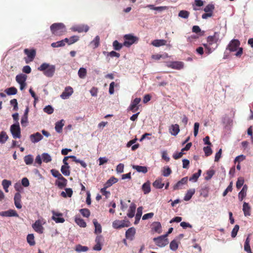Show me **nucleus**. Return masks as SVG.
Wrapping results in <instances>:
<instances>
[{"mask_svg":"<svg viewBox=\"0 0 253 253\" xmlns=\"http://www.w3.org/2000/svg\"><path fill=\"white\" fill-rule=\"evenodd\" d=\"M240 45V41L237 39H233L228 44L226 50H228L230 52H234L238 50L237 52L235 53V55L240 57L243 54V48L239 47Z\"/></svg>","mask_w":253,"mask_h":253,"instance_id":"f257e3e1","label":"nucleus"},{"mask_svg":"<svg viewBox=\"0 0 253 253\" xmlns=\"http://www.w3.org/2000/svg\"><path fill=\"white\" fill-rule=\"evenodd\" d=\"M171 173V169L167 167H164L163 170H162V174L164 176H169Z\"/></svg>","mask_w":253,"mask_h":253,"instance_id":"49530a36","label":"nucleus"},{"mask_svg":"<svg viewBox=\"0 0 253 253\" xmlns=\"http://www.w3.org/2000/svg\"><path fill=\"white\" fill-rule=\"evenodd\" d=\"M11 184V182L10 180L4 179L2 181V185L3 189L6 192H8V188Z\"/></svg>","mask_w":253,"mask_h":253,"instance_id":"a19ab883","label":"nucleus"},{"mask_svg":"<svg viewBox=\"0 0 253 253\" xmlns=\"http://www.w3.org/2000/svg\"><path fill=\"white\" fill-rule=\"evenodd\" d=\"M251 208L249 204L246 202H244L243 206V211L245 216H250L251 215Z\"/></svg>","mask_w":253,"mask_h":253,"instance_id":"b1692460","label":"nucleus"},{"mask_svg":"<svg viewBox=\"0 0 253 253\" xmlns=\"http://www.w3.org/2000/svg\"><path fill=\"white\" fill-rule=\"evenodd\" d=\"M167 41L165 40H155L153 41L151 44L155 47H160L161 46L167 45Z\"/></svg>","mask_w":253,"mask_h":253,"instance_id":"aec40b11","label":"nucleus"},{"mask_svg":"<svg viewBox=\"0 0 253 253\" xmlns=\"http://www.w3.org/2000/svg\"><path fill=\"white\" fill-rule=\"evenodd\" d=\"M232 184L233 182L231 181L227 188L223 192V196H225L229 192H231L232 191Z\"/></svg>","mask_w":253,"mask_h":253,"instance_id":"69168bd1","label":"nucleus"},{"mask_svg":"<svg viewBox=\"0 0 253 253\" xmlns=\"http://www.w3.org/2000/svg\"><path fill=\"white\" fill-rule=\"evenodd\" d=\"M132 168L133 169H135L137 172H139L146 173L148 171V169L146 167L138 165H132Z\"/></svg>","mask_w":253,"mask_h":253,"instance_id":"a878e982","label":"nucleus"},{"mask_svg":"<svg viewBox=\"0 0 253 253\" xmlns=\"http://www.w3.org/2000/svg\"><path fill=\"white\" fill-rule=\"evenodd\" d=\"M42 159L43 161L45 163H48L51 161V156L47 153H43L42 154Z\"/></svg>","mask_w":253,"mask_h":253,"instance_id":"de8ad7c7","label":"nucleus"},{"mask_svg":"<svg viewBox=\"0 0 253 253\" xmlns=\"http://www.w3.org/2000/svg\"><path fill=\"white\" fill-rule=\"evenodd\" d=\"M189 12L186 10H181L178 13V16L183 18H187L189 17Z\"/></svg>","mask_w":253,"mask_h":253,"instance_id":"6e6d98bb","label":"nucleus"},{"mask_svg":"<svg viewBox=\"0 0 253 253\" xmlns=\"http://www.w3.org/2000/svg\"><path fill=\"white\" fill-rule=\"evenodd\" d=\"M188 181V177H184L182 178L180 180L178 181L174 186L173 190H175L179 189H181L183 185L185 184Z\"/></svg>","mask_w":253,"mask_h":253,"instance_id":"f3484780","label":"nucleus"},{"mask_svg":"<svg viewBox=\"0 0 253 253\" xmlns=\"http://www.w3.org/2000/svg\"><path fill=\"white\" fill-rule=\"evenodd\" d=\"M142 189L144 192V194H147L151 191L150 182L148 181L144 183L142 186Z\"/></svg>","mask_w":253,"mask_h":253,"instance_id":"c756f323","label":"nucleus"},{"mask_svg":"<svg viewBox=\"0 0 253 253\" xmlns=\"http://www.w3.org/2000/svg\"><path fill=\"white\" fill-rule=\"evenodd\" d=\"M0 215L4 217L18 216L16 211L13 210L0 212Z\"/></svg>","mask_w":253,"mask_h":253,"instance_id":"4468645a","label":"nucleus"},{"mask_svg":"<svg viewBox=\"0 0 253 253\" xmlns=\"http://www.w3.org/2000/svg\"><path fill=\"white\" fill-rule=\"evenodd\" d=\"M27 76L24 74H20L16 76V81L18 84L24 83L26 82Z\"/></svg>","mask_w":253,"mask_h":253,"instance_id":"cd10ccee","label":"nucleus"},{"mask_svg":"<svg viewBox=\"0 0 253 253\" xmlns=\"http://www.w3.org/2000/svg\"><path fill=\"white\" fill-rule=\"evenodd\" d=\"M203 150L205 152V156L207 157L211 155L212 153L211 148L209 146L204 147Z\"/></svg>","mask_w":253,"mask_h":253,"instance_id":"4d7b16f0","label":"nucleus"},{"mask_svg":"<svg viewBox=\"0 0 253 253\" xmlns=\"http://www.w3.org/2000/svg\"><path fill=\"white\" fill-rule=\"evenodd\" d=\"M248 189V186L247 185H244L242 189L239 193L238 194V198L240 201H243V200L245 198V197L247 195V191Z\"/></svg>","mask_w":253,"mask_h":253,"instance_id":"4be33fe9","label":"nucleus"},{"mask_svg":"<svg viewBox=\"0 0 253 253\" xmlns=\"http://www.w3.org/2000/svg\"><path fill=\"white\" fill-rule=\"evenodd\" d=\"M75 222L81 227H85L86 226V222L84 221V220L80 217H76Z\"/></svg>","mask_w":253,"mask_h":253,"instance_id":"4c0bfd02","label":"nucleus"},{"mask_svg":"<svg viewBox=\"0 0 253 253\" xmlns=\"http://www.w3.org/2000/svg\"><path fill=\"white\" fill-rule=\"evenodd\" d=\"M207 42L210 45H212L213 43H217L218 42L213 36H208L207 38Z\"/></svg>","mask_w":253,"mask_h":253,"instance_id":"680f3d73","label":"nucleus"},{"mask_svg":"<svg viewBox=\"0 0 253 253\" xmlns=\"http://www.w3.org/2000/svg\"><path fill=\"white\" fill-rule=\"evenodd\" d=\"M50 30L53 35L60 36L66 32V28L63 23H54L50 26Z\"/></svg>","mask_w":253,"mask_h":253,"instance_id":"7ed1b4c3","label":"nucleus"},{"mask_svg":"<svg viewBox=\"0 0 253 253\" xmlns=\"http://www.w3.org/2000/svg\"><path fill=\"white\" fill-rule=\"evenodd\" d=\"M24 160L26 165H30L33 164L34 159L31 155H28L24 157Z\"/></svg>","mask_w":253,"mask_h":253,"instance_id":"e433bc0d","label":"nucleus"},{"mask_svg":"<svg viewBox=\"0 0 253 253\" xmlns=\"http://www.w3.org/2000/svg\"><path fill=\"white\" fill-rule=\"evenodd\" d=\"M214 174V170L213 169L209 170L207 171V176L205 177V179L209 180L211 179L212 176Z\"/></svg>","mask_w":253,"mask_h":253,"instance_id":"052dcab7","label":"nucleus"},{"mask_svg":"<svg viewBox=\"0 0 253 253\" xmlns=\"http://www.w3.org/2000/svg\"><path fill=\"white\" fill-rule=\"evenodd\" d=\"M63 122L64 120H61L60 121L56 122L55 124V129L58 133H61L62 131V128L64 125Z\"/></svg>","mask_w":253,"mask_h":253,"instance_id":"c85d7f7f","label":"nucleus"},{"mask_svg":"<svg viewBox=\"0 0 253 253\" xmlns=\"http://www.w3.org/2000/svg\"><path fill=\"white\" fill-rule=\"evenodd\" d=\"M169 131L171 135L176 136L180 131L179 126L177 124L172 125L169 127Z\"/></svg>","mask_w":253,"mask_h":253,"instance_id":"6ab92c4d","label":"nucleus"},{"mask_svg":"<svg viewBox=\"0 0 253 253\" xmlns=\"http://www.w3.org/2000/svg\"><path fill=\"white\" fill-rule=\"evenodd\" d=\"M178 244L176 240H172L169 245V248L172 251H176L178 248Z\"/></svg>","mask_w":253,"mask_h":253,"instance_id":"5fc2aeb1","label":"nucleus"},{"mask_svg":"<svg viewBox=\"0 0 253 253\" xmlns=\"http://www.w3.org/2000/svg\"><path fill=\"white\" fill-rule=\"evenodd\" d=\"M141 101L140 98H136L132 102L129 106V109L133 112H136L138 109V107L137 105L140 103Z\"/></svg>","mask_w":253,"mask_h":253,"instance_id":"dca6fc26","label":"nucleus"},{"mask_svg":"<svg viewBox=\"0 0 253 253\" xmlns=\"http://www.w3.org/2000/svg\"><path fill=\"white\" fill-rule=\"evenodd\" d=\"M5 92L8 95H14L17 93V90L15 87H10L6 89Z\"/></svg>","mask_w":253,"mask_h":253,"instance_id":"58836bf2","label":"nucleus"},{"mask_svg":"<svg viewBox=\"0 0 253 253\" xmlns=\"http://www.w3.org/2000/svg\"><path fill=\"white\" fill-rule=\"evenodd\" d=\"M154 187L158 189L162 188L164 186V183H162V178H158L153 183Z\"/></svg>","mask_w":253,"mask_h":253,"instance_id":"473e14b6","label":"nucleus"},{"mask_svg":"<svg viewBox=\"0 0 253 253\" xmlns=\"http://www.w3.org/2000/svg\"><path fill=\"white\" fill-rule=\"evenodd\" d=\"M167 66L175 70L182 69L184 67V63L182 61H172L167 63Z\"/></svg>","mask_w":253,"mask_h":253,"instance_id":"9d476101","label":"nucleus"},{"mask_svg":"<svg viewBox=\"0 0 253 253\" xmlns=\"http://www.w3.org/2000/svg\"><path fill=\"white\" fill-rule=\"evenodd\" d=\"M100 38L98 36L95 37L94 40L91 42V43L94 46V48L97 47L99 45Z\"/></svg>","mask_w":253,"mask_h":253,"instance_id":"bf43d9fd","label":"nucleus"},{"mask_svg":"<svg viewBox=\"0 0 253 253\" xmlns=\"http://www.w3.org/2000/svg\"><path fill=\"white\" fill-rule=\"evenodd\" d=\"M124 45L120 43L118 41L116 40L113 42V46L115 50H120Z\"/></svg>","mask_w":253,"mask_h":253,"instance_id":"a18cd8bd","label":"nucleus"},{"mask_svg":"<svg viewBox=\"0 0 253 253\" xmlns=\"http://www.w3.org/2000/svg\"><path fill=\"white\" fill-rule=\"evenodd\" d=\"M45 223L44 220L38 219L36 220L34 224L32 225V227L34 230L39 234H42L43 232L44 228L42 225Z\"/></svg>","mask_w":253,"mask_h":253,"instance_id":"423d86ee","label":"nucleus"},{"mask_svg":"<svg viewBox=\"0 0 253 253\" xmlns=\"http://www.w3.org/2000/svg\"><path fill=\"white\" fill-rule=\"evenodd\" d=\"M80 212L83 216L85 217H88L90 214V212L87 209H82L80 210Z\"/></svg>","mask_w":253,"mask_h":253,"instance_id":"09e8293b","label":"nucleus"},{"mask_svg":"<svg viewBox=\"0 0 253 253\" xmlns=\"http://www.w3.org/2000/svg\"><path fill=\"white\" fill-rule=\"evenodd\" d=\"M239 229V226L238 225H236L231 232V237L232 238H235L237 236Z\"/></svg>","mask_w":253,"mask_h":253,"instance_id":"e2e57ef3","label":"nucleus"},{"mask_svg":"<svg viewBox=\"0 0 253 253\" xmlns=\"http://www.w3.org/2000/svg\"><path fill=\"white\" fill-rule=\"evenodd\" d=\"M73 93V89L69 86L65 87L64 91L60 95V97L65 99L69 98Z\"/></svg>","mask_w":253,"mask_h":253,"instance_id":"f8f14e48","label":"nucleus"},{"mask_svg":"<svg viewBox=\"0 0 253 253\" xmlns=\"http://www.w3.org/2000/svg\"><path fill=\"white\" fill-rule=\"evenodd\" d=\"M10 104L13 106V110L15 111L18 109V103L16 99H13L10 101Z\"/></svg>","mask_w":253,"mask_h":253,"instance_id":"774afa93","label":"nucleus"},{"mask_svg":"<svg viewBox=\"0 0 253 253\" xmlns=\"http://www.w3.org/2000/svg\"><path fill=\"white\" fill-rule=\"evenodd\" d=\"M125 42L123 45L126 47H129L138 41V38L131 34H126L124 37Z\"/></svg>","mask_w":253,"mask_h":253,"instance_id":"39448f33","label":"nucleus"},{"mask_svg":"<svg viewBox=\"0 0 253 253\" xmlns=\"http://www.w3.org/2000/svg\"><path fill=\"white\" fill-rule=\"evenodd\" d=\"M135 234V229L133 227H131L126 232V237L127 239L132 240Z\"/></svg>","mask_w":253,"mask_h":253,"instance_id":"412c9836","label":"nucleus"},{"mask_svg":"<svg viewBox=\"0 0 253 253\" xmlns=\"http://www.w3.org/2000/svg\"><path fill=\"white\" fill-rule=\"evenodd\" d=\"M38 70L42 71L44 75L46 77H51L53 76L55 72V67L54 65H49L48 63H44L38 67Z\"/></svg>","mask_w":253,"mask_h":253,"instance_id":"f03ea898","label":"nucleus"},{"mask_svg":"<svg viewBox=\"0 0 253 253\" xmlns=\"http://www.w3.org/2000/svg\"><path fill=\"white\" fill-rule=\"evenodd\" d=\"M69 166H62L61 168V172L65 176H69L70 174Z\"/></svg>","mask_w":253,"mask_h":253,"instance_id":"c9c22d12","label":"nucleus"},{"mask_svg":"<svg viewBox=\"0 0 253 253\" xmlns=\"http://www.w3.org/2000/svg\"><path fill=\"white\" fill-rule=\"evenodd\" d=\"M148 7H149L152 10H159L160 11H162L163 10H166L167 9V6H158V7H155L153 5H148Z\"/></svg>","mask_w":253,"mask_h":253,"instance_id":"8fccbe9b","label":"nucleus"},{"mask_svg":"<svg viewBox=\"0 0 253 253\" xmlns=\"http://www.w3.org/2000/svg\"><path fill=\"white\" fill-rule=\"evenodd\" d=\"M202 172V170L201 169H199L198 172L194 173L191 177H190V181H193L196 182L197 181L198 178L200 176Z\"/></svg>","mask_w":253,"mask_h":253,"instance_id":"79ce46f5","label":"nucleus"},{"mask_svg":"<svg viewBox=\"0 0 253 253\" xmlns=\"http://www.w3.org/2000/svg\"><path fill=\"white\" fill-rule=\"evenodd\" d=\"M71 29L74 32L79 33L87 32L89 30V27L86 25H81L74 26Z\"/></svg>","mask_w":253,"mask_h":253,"instance_id":"ddd939ff","label":"nucleus"},{"mask_svg":"<svg viewBox=\"0 0 253 253\" xmlns=\"http://www.w3.org/2000/svg\"><path fill=\"white\" fill-rule=\"evenodd\" d=\"M152 229L158 233H160L162 230L161 224L159 222H154L152 224Z\"/></svg>","mask_w":253,"mask_h":253,"instance_id":"f704fd0d","label":"nucleus"},{"mask_svg":"<svg viewBox=\"0 0 253 253\" xmlns=\"http://www.w3.org/2000/svg\"><path fill=\"white\" fill-rule=\"evenodd\" d=\"M21 195L18 192L16 193L14 195V204L16 207L19 209H20L22 208V205L21 204Z\"/></svg>","mask_w":253,"mask_h":253,"instance_id":"a211bd4d","label":"nucleus"},{"mask_svg":"<svg viewBox=\"0 0 253 253\" xmlns=\"http://www.w3.org/2000/svg\"><path fill=\"white\" fill-rule=\"evenodd\" d=\"M93 223L95 226L94 233L96 234H100L102 232V227L101 225L98 223L96 219L93 220Z\"/></svg>","mask_w":253,"mask_h":253,"instance_id":"7c9ffc66","label":"nucleus"},{"mask_svg":"<svg viewBox=\"0 0 253 253\" xmlns=\"http://www.w3.org/2000/svg\"><path fill=\"white\" fill-rule=\"evenodd\" d=\"M78 75L81 79H84L86 76V70L84 68H81L78 71Z\"/></svg>","mask_w":253,"mask_h":253,"instance_id":"c03bdc74","label":"nucleus"},{"mask_svg":"<svg viewBox=\"0 0 253 253\" xmlns=\"http://www.w3.org/2000/svg\"><path fill=\"white\" fill-rule=\"evenodd\" d=\"M34 238V236L33 234H28L27 235V241L30 246H34L35 245Z\"/></svg>","mask_w":253,"mask_h":253,"instance_id":"ea45409f","label":"nucleus"},{"mask_svg":"<svg viewBox=\"0 0 253 253\" xmlns=\"http://www.w3.org/2000/svg\"><path fill=\"white\" fill-rule=\"evenodd\" d=\"M8 137L6 133L4 131H1L0 133V143H4L7 140Z\"/></svg>","mask_w":253,"mask_h":253,"instance_id":"37998d69","label":"nucleus"},{"mask_svg":"<svg viewBox=\"0 0 253 253\" xmlns=\"http://www.w3.org/2000/svg\"><path fill=\"white\" fill-rule=\"evenodd\" d=\"M50 172L54 177H57L58 179L63 177L61 174L57 170L52 169L50 170Z\"/></svg>","mask_w":253,"mask_h":253,"instance_id":"603ef678","label":"nucleus"},{"mask_svg":"<svg viewBox=\"0 0 253 253\" xmlns=\"http://www.w3.org/2000/svg\"><path fill=\"white\" fill-rule=\"evenodd\" d=\"M69 40H70L69 45H71V44L77 42V41H78L79 40V37L78 36H73L69 38Z\"/></svg>","mask_w":253,"mask_h":253,"instance_id":"338daca9","label":"nucleus"},{"mask_svg":"<svg viewBox=\"0 0 253 253\" xmlns=\"http://www.w3.org/2000/svg\"><path fill=\"white\" fill-rule=\"evenodd\" d=\"M53 108L50 105L46 106L43 109L44 112L48 114H51L53 112Z\"/></svg>","mask_w":253,"mask_h":253,"instance_id":"0e129e2a","label":"nucleus"},{"mask_svg":"<svg viewBox=\"0 0 253 253\" xmlns=\"http://www.w3.org/2000/svg\"><path fill=\"white\" fill-rule=\"evenodd\" d=\"M136 210V205L134 203L131 204L127 213V215L129 218H132L134 216Z\"/></svg>","mask_w":253,"mask_h":253,"instance_id":"393cba45","label":"nucleus"},{"mask_svg":"<svg viewBox=\"0 0 253 253\" xmlns=\"http://www.w3.org/2000/svg\"><path fill=\"white\" fill-rule=\"evenodd\" d=\"M88 248L86 246H83L81 245H78L76 246V251L78 252H86Z\"/></svg>","mask_w":253,"mask_h":253,"instance_id":"3c124183","label":"nucleus"},{"mask_svg":"<svg viewBox=\"0 0 253 253\" xmlns=\"http://www.w3.org/2000/svg\"><path fill=\"white\" fill-rule=\"evenodd\" d=\"M10 131L14 138H20L21 130L19 123L11 125L10 126Z\"/></svg>","mask_w":253,"mask_h":253,"instance_id":"1a4fd4ad","label":"nucleus"},{"mask_svg":"<svg viewBox=\"0 0 253 253\" xmlns=\"http://www.w3.org/2000/svg\"><path fill=\"white\" fill-rule=\"evenodd\" d=\"M24 53L27 55L28 59H25L26 63L32 61L35 58L36 54V50L34 49H29L26 48L24 49Z\"/></svg>","mask_w":253,"mask_h":253,"instance_id":"9b49d317","label":"nucleus"},{"mask_svg":"<svg viewBox=\"0 0 253 253\" xmlns=\"http://www.w3.org/2000/svg\"><path fill=\"white\" fill-rule=\"evenodd\" d=\"M55 183L60 189H62L67 185V180L63 176L59 179V181H56Z\"/></svg>","mask_w":253,"mask_h":253,"instance_id":"5701e85b","label":"nucleus"},{"mask_svg":"<svg viewBox=\"0 0 253 253\" xmlns=\"http://www.w3.org/2000/svg\"><path fill=\"white\" fill-rule=\"evenodd\" d=\"M65 43H63V41H60L51 43V46L52 47H59L64 46Z\"/></svg>","mask_w":253,"mask_h":253,"instance_id":"864d4df0","label":"nucleus"},{"mask_svg":"<svg viewBox=\"0 0 253 253\" xmlns=\"http://www.w3.org/2000/svg\"><path fill=\"white\" fill-rule=\"evenodd\" d=\"M130 225V222L126 218L122 220H116L113 222L112 226L115 229H120L123 227H127Z\"/></svg>","mask_w":253,"mask_h":253,"instance_id":"20e7f679","label":"nucleus"},{"mask_svg":"<svg viewBox=\"0 0 253 253\" xmlns=\"http://www.w3.org/2000/svg\"><path fill=\"white\" fill-rule=\"evenodd\" d=\"M214 9V6L212 4H209L204 8L205 13L202 15L203 19H207L212 16L213 11Z\"/></svg>","mask_w":253,"mask_h":253,"instance_id":"0eeeda50","label":"nucleus"},{"mask_svg":"<svg viewBox=\"0 0 253 253\" xmlns=\"http://www.w3.org/2000/svg\"><path fill=\"white\" fill-rule=\"evenodd\" d=\"M30 138L32 143H37L43 138L42 135L40 132H36L35 133L30 135Z\"/></svg>","mask_w":253,"mask_h":253,"instance_id":"2eb2a0df","label":"nucleus"},{"mask_svg":"<svg viewBox=\"0 0 253 253\" xmlns=\"http://www.w3.org/2000/svg\"><path fill=\"white\" fill-rule=\"evenodd\" d=\"M153 240L155 244L160 247H164L169 243L168 239L164 235L154 238Z\"/></svg>","mask_w":253,"mask_h":253,"instance_id":"6e6552de","label":"nucleus"},{"mask_svg":"<svg viewBox=\"0 0 253 253\" xmlns=\"http://www.w3.org/2000/svg\"><path fill=\"white\" fill-rule=\"evenodd\" d=\"M244 179L243 177H239L236 182V187L237 189H240L244 184Z\"/></svg>","mask_w":253,"mask_h":253,"instance_id":"13d9d810","label":"nucleus"},{"mask_svg":"<svg viewBox=\"0 0 253 253\" xmlns=\"http://www.w3.org/2000/svg\"><path fill=\"white\" fill-rule=\"evenodd\" d=\"M118 181V180L117 178L113 176L107 181L104 185L106 186V188H108L111 186L113 184L117 183Z\"/></svg>","mask_w":253,"mask_h":253,"instance_id":"72a5a7b5","label":"nucleus"},{"mask_svg":"<svg viewBox=\"0 0 253 253\" xmlns=\"http://www.w3.org/2000/svg\"><path fill=\"white\" fill-rule=\"evenodd\" d=\"M65 192L62 191L60 196L63 198L71 197L73 195V190L71 188H66L65 189Z\"/></svg>","mask_w":253,"mask_h":253,"instance_id":"bb28decb","label":"nucleus"},{"mask_svg":"<svg viewBox=\"0 0 253 253\" xmlns=\"http://www.w3.org/2000/svg\"><path fill=\"white\" fill-rule=\"evenodd\" d=\"M195 190L194 189H190L188 190L186 193L184 200L186 201H188L191 199L192 196L194 194Z\"/></svg>","mask_w":253,"mask_h":253,"instance_id":"2f4dec72","label":"nucleus"}]
</instances>
